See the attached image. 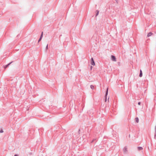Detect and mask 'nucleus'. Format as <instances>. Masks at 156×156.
Instances as JSON below:
<instances>
[{
  "mask_svg": "<svg viewBox=\"0 0 156 156\" xmlns=\"http://www.w3.org/2000/svg\"><path fill=\"white\" fill-rule=\"evenodd\" d=\"M91 64L92 65L94 66L95 65V63L94 62V61L93 58L92 57L91 58Z\"/></svg>",
  "mask_w": 156,
  "mask_h": 156,
  "instance_id": "f257e3e1",
  "label": "nucleus"
},
{
  "mask_svg": "<svg viewBox=\"0 0 156 156\" xmlns=\"http://www.w3.org/2000/svg\"><path fill=\"white\" fill-rule=\"evenodd\" d=\"M123 151L124 153L126 154L127 153L128 151L127 150V147H124L123 149Z\"/></svg>",
  "mask_w": 156,
  "mask_h": 156,
  "instance_id": "f03ea898",
  "label": "nucleus"
},
{
  "mask_svg": "<svg viewBox=\"0 0 156 156\" xmlns=\"http://www.w3.org/2000/svg\"><path fill=\"white\" fill-rule=\"evenodd\" d=\"M111 59L114 61H116V58L115 56L113 55H111Z\"/></svg>",
  "mask_w": 156,
  "mask_h": 156,
  "instance_id": "7ed1b4c3",
  "label": "nucleus"
},
{
  "mask_svg": "<svg viewBox=\"0 0 156 156\" xmlns=\"http://www.w3.org/2000/svg\"><path fill=\"white\" fill-rule=\"evenodd\" d=\"M108 88H107V90H106V91L105 95V97H106V99L105 100V102H106L107 101V95L108 94Z\"/></svg>",
  "mask_w": 156,
  "mask_h": 156,
  "instance_id": "20e7f679",
  "label": "nucleus"
},
{
  "mask_svg": "<svg viewBox=\"0 0 156 156\" xmlns=\"http://www.w3.org/2000/svg\"><path fill=\"white\" fill-rule=\"evenodd\" d=\"M13 62V61H12L11 62H10V63H8V64L4 66V68L5 69L6 68H7L10 64H11Z\"/></svg>",
  "mask_w": 156,
  "mask_h": 156,
  "instance_id": "39448f33",
  "label": "nucleus"
},
{
  "mask_svg": "<svg viewBox=\"0 0 156 156\" xmlns=\"http://www.w3.org/2000/svg\"><path fill=\"white\" fill-rule=\"evenodd\" d=\"M142 76H143V73H142V71L141 69L140 70V74H139V76L140 77H141Z\"/></svg>",
  "mask_w": 156,
  "mask_h": 156,
  "instance_id": "423d86ee",
  "label": "nucleus"
},
{
  "mask_svg": "<svg viewBox=\"0 0 156 156\" xmlns=\"http://www.w3.org/2000/svg\"><path fill=\"white\" fill-rule=\"evenodd\" d=\"M137 149H138V151H141V150H143V148L141 147H137Z\"/></svg>",
  "mask_w": 156,
  "mask_h": 156,
  "instance_id": "0eeeda50",
  "label": "nucleus"
},
{
  "mask_svg": "<svg viewBox=\"0 0 156 156\" xmlns=\"http://www.w3.org/2000/svg\"><path fill=\"white\" fill-rule=\"evenodd\" d=\"M153 34L152 32H150L147 34V36L148 37L151 36Z\"/></svg>",
  "mask_w": 156,
  "mask_h": 156,
  "instance_id": "6e6552de",
  "label": "nucleus"
},
{
  "mask_svg": "<svg viewBox=\"0 0 156 156\" xmlns=\"http://www.w3.org/2000/svg\"><path fill=\"white\" fill-rule=\"evenodd\" d=\"M135 120L136 122L138 123L139 122V119L138 117L136 118Z\"/></svg>",
  "mask_w": 156,
  "mask_h": 156,
  "instance_id": "1a4fd4ad",
  "label": "nucleus"
},
{
  "mask_svg": "<svg viewBox=\"0 0 156 156\" xmlns=\"http://www.w3.org/2000/svg\"><path fill=\"white\" fill-rule=\"evenodd\" d=\"M90 88L94 90V86L93 85H91L90 86Z\"/></svg>",
  "mask_w": 156,
  "mask_h": 156,
  "instance_id": "9d476101",
  "label": "nucleus"
},
{
  "mask_svg": "<svg viewBox=\"0 0 156 156\" xmlns=\"http://www.w3.org/2000/svg\"><path fill=\"white\" fill-rule=\"evenodd\" d=\"M96 12H97V13H96V16H97L98 15V14L99 13V11L98 10H97Z\"/></svg>",
  "mask_w": 156,
  "mask_h": 156,
  "instance_id": "9b49d317",
  "label": "nucleus"
},
{
  "mask_svg": "<svg viewBox=\"0 0 156 156\" xmlns=\"http://www.w3.org/2000/svg\"><path fill=\"white\" fill-rule=\"evenodd\" d=\"M43 36V32H42L40 37H41V38H42Z\"/></svg>",
  "mask_w": 156,
  "mask_h": 156,
  "instance_id": "f8f14e48",
  "label": "nucleus"
},
{
  "mask_svg": "<svg viewBox=\"0 0 156 156\" xmlns=\"http://www.w3.org/2000/svg\"><path fill=\"white\" fill-rule=\"evenodd\" d=\"M156 137V128L155 127V133L154 135V138H155Z\"/></svg>",
  "mask_w": 156,
  "mask_h": 156,
  "instance_id": "ddd939ff",
  "label": "nucleus"
},
{
  "mask_svg": "<svg viewBox=\"0 0 156 156\" xmlns=\"http://www.w3.org/2000/svg\"><path fill=\"white\" fill-rule=\"evenodd\" d=\"M42 38H41V37H40L38 41V42H39L42 39Z\"/></svg>",
  "mask_w": 156,
  "mask_h": 156,
  "instance_id": "4468645a",
  "label": "nucleus"
},
{
  "mask_svg": "<svg viewBox=\"0 0 156 156\" xmlns=\"http://www.w3.org/2000/svg\"><path fill=\"white\" fill-rule=\"evenodd\" d=\"M3 132V131L2 129H1L0 131V133H2Z\"/></svg>",
  "mask_w": 156,
  "mask_h": 156,
  "instance_id": "2eb2a0df",
  "label": "nucleus"
},
{
  "mask_svg": "<svg viewBox=\"0 0 156 156\" xmlns=\"http://www.w3.org/2000/svg\"><path fill=\"white\" fill-rule=\"evenodd\" d=\"M48 44H47L46 46V49H48Z\"/></svg>",
  "mask_w": 156,
  "mask_h": 156,
  "instance_id": "dca6fc26",
  "label": "nucleus"
},
{
  "mask_svg": "<svg viewBox=\"0 0 156 156\" xmlns=\"http://www.w3.org/2000/svg\"><path fill=\"white\" fill-rule=\"evenodd\" d=\"M141 104V102H138V104L139 105H140Z\"/></svg>",
  "mask_w": 156,
  "mask_h": 156,
  "instance_id": "f3484780",
  "label": "nucleus"
},
{
  "mask_svg": "<svg viewBox=\"0 0 156 156\" xmlns=\"http://www.w3.org/2000/svg\"><path fill=\"white\" fill-rule=\"evenodd\" d=\"M95 140V139H93V140L92 141H91V143L93 142H94V140Z\"/></svg>",
  "mask_w": 156,
  "mask_h": 156,
  "instance_id": "a211bd4d",
  "label": "nucleus"
},
{
  "mask_svg": "<svg viewBox=\"0 0 156 156\" xmlns=\"http://www.w3.org/2000/svg\"><path fill=\"white\" fill-rule=\"evenodd\" d=\"M14 156H18V155L16 154H15L14 155Z\"/></svg>",
  "mask_w": 156,
  "mask_h": 156,
  "instance_id": "6ab92c4d",
  "label": "nucleus"
},
{
  "mask_svg": "<svg viewBox=\"0 0 156 156\" xmlns=\"http://www.w3.org/2000/svg\"><path fill=\"white\" fill-rule=\"evenodd\" d=\"M32 152H30V155H31L32 154Z\"/></svg>",
  "mask_w": 156,
  "mask_h": 156,
  "instance_id": "aec40b11",
  "label": "nucleus"
},
{
  "mask_svg": "<svg viewBox=\"0 0 156 156\" xmlns=\"http://www.w3.org/2000/svg\"><path fill=\"white\" fill-rule=\"evenodd\" d=\"M90 68H91V69H92V66H90Z\"/></svg>",
  "mask_w": 156,
  "mask_h": 156,
  "instance_id": "412c9836",
  "label": "nucleus"
},
{
  "mask_svg": "<svg viewBox=\"0 0 156 156\" xmlns=\"http://www.w3.org/2000/svg\"><path fill=\"white\" fill-rule=\"evenodd\" d=\"M115 1H116V2H117V0H115Z\"/></svg>",
  "mask_w": 156,
  "mask_h": 156,
  "instance_id": "4be33fe9",
  "label": "nucleus"
},
{
  "mask_svg": "<svg viewBox=\"0 0 156 156\" xmlns=\"http://www.w3.org/2000/svg\"><path fill=\"white\" fill-rule=\"evenodd\" d=\"M109 99V98H108V101Z\"/></svg>",
  "mask_w": 156,
  "mask_h": 156,
  "instance_id": "5701e85b",
  "label": "nucleus"
},
{
  "mask_svg": "<svg viewBox=\"0 0 156 156\" xmlns=\"http://www.w3.org/2000/svg\"><path fill=\"white\" fill-rule=\"evenodd\" d=\"M19 36V35H17V37H18Z\"/></svg>",
  "mask_w": 156,
  "mask_h": 156,
  "instance_id": "b1692460",
  "label": "nucleus"
}]
</instances>
